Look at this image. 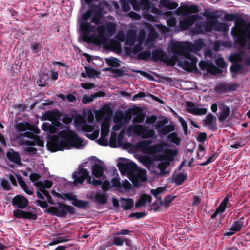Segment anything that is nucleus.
Wrapping results in <instances>:
<instances>
[{"instance_id": "obj_26", "label": "nucleus", "mask_w": 250, "mask_h": 250, "mask_svg": "<svg viewBox=\"0 0 250 250\" xmlns=\"http://www.w3.org/2000/svg\"><path fill=\"white\" fill-rule=\"evenodd\" d=\"M238 87V84L236 83H221L216 86L215 91L218 93H225L226 92L233 91H235Z\"/></svg>"}, {"instance_id": "obj_54", "label": "nucleus", "mask_w": 250, "mask_h": 250, "mask_svg": "<svg viewBox=\"0 0 250 250\" xmlns=\"http://www.w3.org/2000/svg\"><path fill=\"white\" fill-rule=\"evenodd\" d=\"M165 187H159L156 189L151 190V193L156 198H158V195L166 190Z\"/></svg>"}, {"instance_id": "obj_50", "label": "nucleus", "mask_w": 250, "mask_h": 250, "mask_svg": "<svg viewBox=\"0 0 250 250\" xmlns=\"http://www.w3.org/2000/svg\"><path fill=\"white\" fill-rule=\"evenodd\" d=\"M121 186L120 188H119V191H120L129 190L131 189L132 187L131 184L127 180L122 181Z\"/></svg>"}, {"instance_id": "obj_59", "label": "nucleus", "mask_w": 250, "mask_h": 250, "mask_svg": "<svg viewBox=\"0 0 250 250\" xmlns=\"http://www.w3.org/2000/svg\"><path fill=\"white\" fill-rule=\"evenodd\" d=\"M112 185L113 187L116 188L119 190V188L121 187V183L120 180L117 178H113L111 181Z\"/></svg>"}, {"instance_id": "obj_25", "label": "nucleus", "mask_w": 250, "mask_h": 250, "mask_svg": "<svg viewBox=\"0 0 250 250\" xmlns=\"http://www.w3.org/2000/svg\"><path fill=\"white\" fill-rule=\"evenodd\" d=\"M243 219L244 217H242L238 220L234 221L231 227L228 229V231L226 232L225 235L230 236L240 231L244 225V222L243 221Z\"/></svg>"}, {"instance_id": "obj_24", "label": "nucleus", "mask_w": 250, "mask_h": 250, "mask_svg": "<svg viewBox=\"0 0 250 250\" xmlns=\"http://www.w3.org/2000/svg\"><path fill=\"white\" fill-rule=\"evenodd\" d=\"M196 17L197 16L196 15L186 16L184 19L180 21L179 23V30L183 31L189 29L195 22Z\"/></svg>"}, {"instance_id": "obj_14", "label": "nucleus", "mask_w": 250, "mask_h": 250, "mask_svg": "<svg viewBox=\"0 0 250 250\" xmlns=\"http://www.w3.org/2000/svg\"><path fill=\"white\" fill-rule=\"evenodd\" d=\"M46 189L48 188H44L42 190V188L37 189V196L38 199L36 201V204L42 208H47L48 204L50 205L54 204L51 196Z\"/></svg>"}, {"instance_id": "obj_62", "label": "nucleus", "mask_w": 250, "mask_h": 250, "mask_svg": "<svg viewBox=\"0 0 250 250\" xmlns=\"http://www.w3.org/2000/svg\"><path fill=\"white\" fill-rule=\"evenodd\" d=\"M1 186L2 188L5 190H9L10 189V186L6 179H3L1 182Z\"/></svg>"}, {"instance_id": "obj_15", "label": "nucleus", "mask_w": 250, "mask_h": 250, "mask_svg": "<svg viewBox=\"0 0 250 250\" xmlns=\"http://www.w3.org/2000/svg\"><path fill=\"white\" fill-rule=\"evenodd\" d=\"M52 194L54 196L71 201L72 205L79 208H86L88 205V202L87 201L78 199L77 196L72 193H69L63 194V197H62L60 194L55 191H52Z\"/></svg>"}, {"instance_id": "obj_19", "label": "nucleus", "mask_w": 250, "mask_h": 250, "mask_svg": "<svg viewBox=\"0 0 250 250\" xmlns=\"http://www.w3.org/2000/svg\"><path fill=\"white\" fill-rule=\"evenodd\" d=\"M186 110L189 113L194 115H204L208 111L206 108L201 107L199 104H196L192 102H187L186 104Z\"/></svg>"}, {"instance_id": "obj_28", "label": "nucleus", "mask_w": 250, "mask_h": 250, "mask_svg": "<svg viewBox=\"0 0 250 250\" xmlns=\"http://www.w3.org/2000/svg\"><path fill=\"white\" fill-rule=\"evenodd\" d=\"M137 41V30L134 29H129L127 31L125 44L129 47H132L136 42Z\"/></svg>"}, {"instance_id": "obj_9", "label": "nucleus", "mask_w": 250, "mask_h": 250, "mask_svg": "<svg viewBox=\"0 0 250 250\" xmlns=\"http://www.w3.org/2000/svg\"><path fill=\"white\" fill-rule=\"evenodd\" d=\"M95 116L97 122L100 123L102 121L101 125V137L97 140V142L101 146H107L109 142L107 136L110 131L111 119L102 109L97 110Z\"/></svg>"}, {"instance_id": "obj_17", "label": "nucleus", "mask_w": 250, "mask_h": 250, "mask_svg": "<svg viewBox=\"0 0 250 250\" xmlns=\"http://www.w3.org/2000/svg\"><path fill=\"white\" fill-rule=\"evenodd\" d=\"M214 19L198 21L192 30V34L202 33L205 32H211L213 29Z\"/></svg>"}, {"instance_id": "obj_3", "label": "nucleus", "mask_w": 250, "mask_h": 250, "mask_svg": "<svg viewBox=\"0 0 250 250\" xmlns=\"http://www.w3.org/2000/svg\"><path fill=\"white\" fill-rule=\"evenodd\" d=\"M204 43L201 39L195 40L194 44L190 42L172 41L168 47L169 51L180 57L177 65L185 70L193 69L196 65L198 59L195 54H198L204 46Z\"/></svg>"}, {"instance_id": "obj_10", "label": "nucleus", "mask_w": 250, "mask_h": 250, "mask_svg": "<svg viewBox=\"0 0 250 250\" xmlns=\"http://www.w3.org/2000/svg\"><path fill=\"white\" fill-rule=\"evenodd\" d=\"M134 9L138 11L142 10L144 17L148 20L155 21L156 17L151 15V13L160 14L161 11L159 8L150 3L149 0H127Z\"/></svg>"}, {"instance_id": "obj_56", "label": "nucleus", "mask_w": 250, "mask_h": 250, "mask_svg": "<svg viewBox=\"0 0 250 250\" xmlns=\"http://www.w3.org/2000/svg\"><path fill=\"white\" fill-rule=\"evenodd\" d=\"M246 144L244 140L236 141L235 143L231 144L230 147L234 149H238L243 147Z\"/></svg>"}, {"instance_id": "obj_7", "label": "nucleus", "mask_w": 250, "mask_h": 250, "mask_svg": "<svg viewBox=\"0 0 250 250\" xmlns=\"http://www.w3.org/2000/svg\"><path fill=\"white\" fill-rule=\"evenodd\" d=\"M144 119L145 116L142 114H139L135 116L132 119V122L134 124L130 125L126 128L127 135L128 136H138L143 138L157 139L158 136L153 129L141 125L135 124L142 123Z\"/></svg>"}, {"instance_id": "obj_2", "label": "nucleus", "mask_w": 250, "mask_h": 250, "mask_svg": "<svg viewBox=\"0 0 250 250\" xmlns=\"http://www.w3.org/2000/svg\"><path fill=\"white\" fill-rule=\"evenodd\" d=\"M91 17V21L96 25L101 23L103 17L102 10L97 6L91 7L82 16L79 21L80 28L86 42H92L98 45H105L108 39L116 31L117 24L114 22L115 19L112 16H107L106 18L109 21H105L103 24L96 27L86 22Z\"/></svg>"}, {"instance_id": "obj_8", "label": "nucleus", "mask_w": 250, "mask_h": 250, "mask_svg": "<svg viewBox=\"0 0 250 250\" xmlns=\"http://www.w3.org/2000/svg\"><path fill=\"white\" fill-rule=\"evenodd\" d=\"M72 178L74 180L73 184L75 185L82 184L87 179L88 183H92L95 186L102 185V188L104 191L108 190L111 187L110 182L105 179V177L103 178V180H96L94 178L92 179L87 169L83 167H79L77 171H75L72 174Z\"/></svg>"}, {"instance_id": "obj_5", "label": "nucleus", "mask_w": 250, "mask_h": 250, "mask_svg": "<svg viewBox=\"0 0 250 250\" xmlns=\"http://www.w3.org/2000/svg\"><path fill=\"white\" fill-rule=\"evenodd\" d=\"M117 166L121 173L127 176L135 187H138L140 182L147 179L146 170L138 168L135 163L129 159H120Z\"/></svg>"}, {"instance_id": "obj_42", "label": "nucleus", "mask_w": 250, "mask_h": 250, "mask_svg": "<svg viewBox=\"0 0 250 250\" xmlns=\"http://www.w3.org/2000/svg\"><path fill=\"white\" fill-rule=\"evenodd\" d=\"M167 141L174 143L177 146L180 144L181 138L178 136V134L175 132L168 134L167 136Z\"/></svg>"}, {"instance_id": "obj_58", "label": "nucleus", "mask_w": 250, "mask_h": 250, "mask_svg": "<svg viewBox=\"0 0 250 250\" xmlns=\"http://www.w3.org/2000/svg\"><path fill=\"white\" fill-rule=\"evenodd\" d=\"M116 37L120 42H124L126 39V36L123 31H119L116 35Z\"/></svg>"}, {"instance_id": "obj_57", "label": "nucleus", "mask_w": 250, "mask_h": 250, "mask_svg": "<svg viewBox=\"0 0 250 250\" xmlns=\"http://www.w3.org/2000/svg\"><path fill=\"white\" fill-rule=\"evenodd\" d=\"M230 70L233 72H241L242 66L238 63H234L231 66Z\"/></svg>"}, {"instance_id": "obj_11", "label": "nucleus", "mask_w": 250, "mask_h": 250, "mask_svg": "<svg viewBox=\"0 0 250 250\" xmlns=\"http://www.w3.org/2000/svg\"><path fill=\"white\" fill-rule=\"evenodd\" d=\"M152 142L150 140H143L138 144V146L144 153L151 155L161 152L164 147L173 146L172 145L165 142L150 146Z\"/></svg>"}, {"instance_id": "obj_38", "label": "nucleus", "mask_w": 250, "mask_h": 250, "mask_svg": "<svg viewBox=\"0 0 250 250\" xmlns=\"http://www.w3.org/2000/svg\"><path fill=\"white\" fill-rule=\"evenodd\" d=\"M213 30L218 32H227L229 27L226 23L220 22L217 20L214 19Z\"/></svg>"}, {"instance_id": "obj_46", "label": "nucleus", "mask_w": 250, "mask_h": 250, "mask_svg": "<svg viewBox=\"0 0 250 250\" xmlns=\"http://www.w3.org/2000/svg\"><path fill=\"white\" fill-rule=\"evenodd\" d=\"M165 52L160 50L156 49L153 51L152 57L155 60H161L163 59Z\"/></svg>"}, {"instance_id": "obj_32", "label": "nucleus", "mask_w": 250, "mask_h": 250, "mask_svg": "<svg viewBox=\"0 0 250 250\" xmlns=\"http://www.w3.org/2000/svg\"><path fill=\"white\" fill-rule=\"evenodd\" d=\"M220 112L218 114V118L220 122H224L225 120L229 116L230 113V110L229 107L222 104L219 106Z\"/></svg>"}, {"instance_id": "obj_20", "label": "nucleus", "mask_w": 250, "mask_h": 250, "mask_svg": "<svg viewBox=\"0 0 250 250\" xmlns=\"http://www.w3.org/2000/svg\"><path fill=\"white\" fill-rule=\"evenodd\" d=\"M41 176L38 174L32 173L30 175V179L34 183V185L37 187V189L41 188L42 189L44 188H50L52 186L51 181L45 180L43 181L40 179Z\"/></svg>"}, {"instance_id": "obj_44", "label": "nucleus", "mask_w": 250, "mask_h": 250, "mask_svg": "<svg viewBox=\"0 0 250 250\" xmlns=\"http://www.w3.org/2000/svg\"><path fill=\"white\" fill-rule=\"evenodd\" d=\"M160 4L166 8L172 10L176 8L178 6V3L171 0H161Z\"/></svg>"}, {"instance_id": "obj_63", "label": "nucleus", "mask_w": 250, "mask_h": 250, "mask_svg": "<svg viewBox=\"0 0 250 250\" xmlns=\"http://www.w3.org/2000/svg\"><path fill=\"white\" fill-rule=\"evenodd\" d=\"M205 153V150L204 146L202 145H199L197 154L198 158H201L204 155Z\"/></svg>"}, {"instance_id": "obj_45", "label": "nucleus", "mask_w": 250, "mask_h": 250, "mask_svg": "<svg viewBox=\"0 0 250 250\" xmlns=\"http://www.w3.org/2000/svg\"><path fill=\"white\" fill-rule=\"evenodd\" d=\"M187 178L186 173H181L175 175L173 177V181L178 185H182L185 180Z\"/></svg>"}, {"instance_id": "obj_6", "label": "nucleus", "mask_w": 250, "mask_h": 250, "mask_svg": "<svg viewBox=\"0 0 250 250\" xmlns=\"http://www.w3.org/2000/svg\"><path fill=\"white\" fill-rule=\"evenodd\" d=\"M93 114L91 111L88 112L87 115L84 116L81 115H77L74 119L75 127L79 131H81L87 137L91 140L96 139L99 135L100 129L98 126H95L88 124L92 123L94 121Z\"/></svg>"}, {"instance_id": "obj_48", "label": "nucleus", "mask_w": 250, "mask_h": 250, "mask_svg": "<svg viewBox=\"0 0 250 250\" xmlns=\"http://www.w3.org/2000/svg\"><path fill=\"white\" fill-rule=\"evenodd\" d=\"M106 62L111 66L118 67L121 62L116 58H110L106 59Z\"/></svg>"}, {"instance_id": "obj_23", "label": "nucleus", "mask_w": 250, "mask_h": 250, "mask_svg": "<svg viewBox=\"0 0 250 250\" xmlns=\"http://www.w3.org/2000/svg\"><path fill=\"white\" fill-rule=\"evenodd\" d=\"M87 198L100 204H105L107 202V195L105 193L92 191L87 194Z\"/></svg>"}, {"instance_id": "obj_43", "label": "nucleus", "mask_w": 250, "mask_h": 250, "mask_svg": "<svg viewBox=\"0 0 250 250\" xmlns=\"http://www.w3.org/2000/svg\"><path fill=\"white\" fill-rule=\"evenodd\" d=\"M121 203L122 207L125 210H128L131 209L134 204L133 200L131 199H125L124 198H121Z\"/></svg>"}, {"instance_id": "obj_21", "label": "nucleus", "mask_w": 250, "mask_h": 250, "mask_svg": "<svg viewBox=\"0 0 250 250\" xmlns=\"http://www.w3.org/2000/svg\"><path fill=\"white\" fill-rule=\"evenodd\" d=\"M248 48L250 50V42L248 43ZM230 60L233 62H242L245 64L250 65V56H247L244 52L236 53L231 55Z\"/></svg>"}, {"instance_id": "obj_12", "label": "nucleus", "mask_w": 250, "mask_h": 250, "mask_svg": "<svg viewBox=\"0 0 250 250\" xmlns=\"http://www.w3.org/2000/svg\"><path fill=\"white\" fill-rule=\"evenodd\" d=\"M231 34L234 38H237L241 47H245L247 44V40L244 36L250 39V22L247 24L243 23L237 27L235 26L231 29Z\"/></svg>"}, {"instance_id": "obj_29", "label": "nucleus", "mask_w": 250, "mask_h": 250, "mask_svg": "<svg viewBox=\"0 0 250 250\" xmlns=\"http://www.w3.org/2000/svg\"><path fill=\"white\" fill-rule=\"evenodd\" d=\"M12 203L13 206L18 208L23 209L28 205V201L22 195H18L13 199Z\"/></svg>"}, {"instance_id": "obj_37", "label": "nucleus", "mask_w": 250, "mask_h": 250, "mask_svg": "<svg viewBox=\"0 0 250 250\" xmlns=\"http://www.w3.org/2000/svg\"><path fill=\"white\" fill-rule=\"evenodd\" d=\"M152 200L151 196L147 194H143L142 195L138 201L136 202L135 206L137 208L145 206L146 204H149Z\"/></svg>"}, {"instance_id": "obj_60", "label": "nucleus", "mask_w": 250, "mask_h": 250, "mask_svg": "<svg viewBox=\"0 0 250 250\" xmlns=\"http://www.w3.org/2000/svg\"><path fill=\"white\" fill-rule=\"evenodd\" d=\"M18 183L22 188H25L27 186L22 177L19 175H16Z\"/></svg>"}, {"instance_id": "obj_4", "label": "nucleus", "mask_w": 250, "mask_h": 250, "mask_svg": "<svg viewBox=\"0 0 250 250\" xmlns=\"http://www.w3.org/2000/svg\"><path fill=\"white\" fill-rule=\"evenodd\" d=\"M39 134V129L32 127L27 123H20L16 125L14 136L21 145L28 146L25 149L28 154H34L37 149L32 146H44L42 137Z\"/></svg>"}, {"instance_id": "obj_53", "label": "nucleus", "mask_w": 250, "mask_h": 250, "mask_svg": "<svg viewBox=\"0 0 250 250\" xmlns=\"http://www.w3.org/2000/svg\"><path fill=\"white\" fill-rule=\"evenodd\" d=\"M151 53L149 50H145L140 52L138 54V57L140 59L146 60L150 58Z\"/></svg>"}, {"instance_id": "obj_40", "label": "nucleus", "mask_w": 250, "mask_h": 250, "mask_svg": "<svg viewBox=\"0 0 250 250\" xmlns=\"http://www.w3.org/2000/svg\"><path fill=\"white\" fill-rule=\"evenodd\" d=\"M175 130V126L173 124H170L168 125L163 126L161 129H158L159 136L163 137L164 136L173 131Z\"/></svg>"}, {"instance_id": "obj_16", "label": "nucleus", "mask_w": 250, "mask_h": 250, "mask_svg": "<svg viewBox=\"0 0 250 250\" xmlns=\"http://www.w3.org/2000/svg\"><path fill=\"white\" fill-rule=\"evenodd\" d=\"M49 212L58 217H64L67 214H73L75 212V208L70 206L60 204L56 207H51L49 208Z\"/></svg>"}, {"instance_id": "obj_1", "label": "nucleus", "mask_w": 250, "mask_h": 250, "mask_svg": "<svg viewBox=\"0 0 250 250\" xmlns=\"http://www.w3.org/2000/svg\"><path fill=\"white\" fill-rule=\"evenodd\" d=\"M42 119L49 120L51 123L44 122L42 129L48 134L56 132L57 140L55 143L57 150L79 149L85 147L86 142L79 137L73 131L70 129L68 119L61 118L60 113L57 110L47 111L42 114Z\"/></svg>"}, {"instance_id": "obj_33", "label": "nucleus", "mask_w": 250, "mask_h": 250, "mask_svg": "<svg viewBox=\"0 0 250 250\" xmlns=\"http://www.w3.org/2000/svg\"><path fill=\"white\" fill-rule=\"evenodd\" d=\"M6 156L8 159L11 162L18 165L21 166L22 165L19 154L13 149H10L6 153Z\"/></svg>"}, {"instance_id": "obj_31", "label": "nucleus", "mask_w": 250, "mask_h": 250, "mask_svg": "<svg viewBox=\"0 0 250 250\" xmlns=\"http://www.w3.org/2000/svg\"><path fill=\"white\" fill-rule=\"evenodd\" d=\"M158 34L157 32L154 29H151L144 45L149 49L153 48L155 41L158 38Z\"/></svg>"}, {"instance_id": "obj_52", "label": "nucleus", "mask_w": 250, "mask_h": 250, "mask_svg": "<svg viewBox=\"0 0 250 250\" xmlns=\"http://www.w3.org/2000/svg\"><path fill=\"white\" fill-rule=\"evenodd\" d=\"M42 48L41 44L39 42H35L31 44L30 49L33 53L39 52Z\"/></svg>"}, {"instance_id": "obj_49", "label": "nucleus", "mask_w": 250, "mask_h": 250, "mask_svg": "<svg viewBox=\"0 0 250 250\" xmlns=\"http://www.w3.org/2000/svg\"><path fill=\"white\" fill-rule=\"evenodd\" d=\"M177 117L178 118V121L180 123L182 128L183 130L184 131V134L185 135L188 134V125L186 121L181 116L177 115Z\"/></svg>"}, {"instance_id": "obj_41", "label": "nucleus", "mask_w": 250, "mask_h": 250, "mask_svg": "<svg viewBox=\"0 0 250 250\" xmlns=\"http://www.w3.org/2000/svg\"><path fill=\"white\" fill-rule=\"evenodd\" d=\"M166 15L167 16L166 18L167 19V25L171 27H174L177 23V21L174 17L173 12L172 11H167L166 12Z\"/></svg>"}, {"instance_id": "obj_47", "label": "nucleus", "mask_w": 250, "mask_h": 250, "mask_svg": "<svg viewBox=\"0 0 250 250\" xmlns=\"http://www.w3.org/2000/svg\"><path fill=\"white\" fill-rule=\"evenodd\" d=\"M175 198V196L171 195L167 196L164 198L163 200L161 201V204L167 208Z\"/></svg>"}, {"instance_id": "obj_27", "label": "nucleus", "mask_w": 250, "mask_h": 250, "mask_svg": "<svg viewBox=\"0 0 250 250\" xmlns=\"http://www.w3.org/2000/svg\"><path fill=\"white\" fill-rule=\"evenodd\" d=\"M146 39V34L144 31H140L137 36V43L133 47L132 52L137 54L143 48L144 44Z\"/></svg>"}, {"instance_id": "obj_34", "label": "nucleus", "mask_w": 250, "mask_h": 250, "mask_svg": "<svg viewBox=\"0 0 250 250\" xmlns=\"http://www.w3.org/2000/svg\"><path fill=\"white\" fill-rule=\"evenodd\" d=\"M13 214L15 217L18 218H25L36 219L37 217V215L34 213H32L21 210H14Z\"/></svg>"}, {"instance_id": "obj_22", "label": "nucleus", "mask_w": 250, "mask_h": 250, "mask_svg": "<svg viewBox=\"0 0 250 250\" xmlns=\"http://www.w3.org/2000/svg\"><path fill=\"white\" fill-rule=\"evenodd\" d=\"M203 126L208 129L215 131L217 129L216 125V118L211 113L208 114L202 121Z\"/></svg>"}, {"instance_id": "obj_64", "label": "nucleus", "mask_w": 250, "mask_h": 250, "mask_svg": "<svg viewBox=\"0 0 250 250\" xmlns=\"http://www.w3.org/2000/svg\"><path fill=\"white\" fill-rule=\"evenodd\" d=\"M207 134L205 132H200L197 136V139L198 141L202 142L207 139Z\"/></svg>"}, {"instance_id": "obj_61", "label": "nucleus", "mask_w": 250, "mask_h": 250, "mask_svg": "<svg viewBox=\"0 0 250 250\" xmlns=\"http://www.w3.org/2000/svg\"><path fill=\"white\" fill-rule=\"evenodd\" d=\"M157 118L155 115H152L146 118V124H152L154 123L157 121Z\"/></svg>"}, {"instance_id": "obj_51", "label": "nucleus", "mask_w": 250, "mask_h": 250, "mask_svg": "<svg viewBox=\"0 0 250 250\" xmlns=\"http://www.w3.org/2000/svg\"><path fill=\"white\" fill-rule=\"evenodd\" d=\"M111 241V242H109V246L114 244L117 246H121L123 245L124 241L122 238L120 237H114Z\"/></svg>"}, {"instance_id": "obj_39", "label": "nucleus", "mask_w": 250, "mask_h": 250, "mask_svg": "<svg viewBox=\"0 0 250 250\" xmlns=\"http://www.w3.org/2000/svg\"><path fill=\"white\" fill-rule=\"evenodd\" d=\"M124 133V129H123L120 132L119 135L117 136V133H116L115 132L111 131V136L110 138V143H112L113 142H116L117 141L118 143H122Z\"/></svg>"}, {"instance_id": "obj_55", "label": "nucleus", "mask_w": 250, "mask_h": 250, "mask_svg": "<svg viewBox=\"0 0 250 250\" xmlns=\"http://www.w3.org/2000/svg\"><path fill=\"white\" fill-rule=\"evenodd\" d=\"M215 64L219 67L224 68L226 67V64L224 59L222 57H218L215 61Z\"/></svg>"}, {"instance_id": "obj_36", "label": "nucleus", "mask_w": 250, "mask_h": 250, "mask_svg": "<svg viewBox=\"0 0 250 250\" xmlns=\"http://www.w3.org/2000/svg\"><path fill=\"white\" fill-rule=\"evenodd\" d=\"M105 95V93L102 91H99L89 96H84L82 100L83 103L87 104L92 102L94 99L97 97H102Z\"/></svg>"}, {"instance_id": "obj_13", "label": "nucleus", "mask_w": 250, "mask_h": 250, "mask_svg": "<svg viewBox=\"0 0 250 250\" xmlns=\"http://www.w3.org/2000/svg\"><path fill=\"white\" fill-rule=\"evenodd\" d=\"M178 153V150L176 148H167L165 149L162 155L165 158V160L160 162L158 165V167L160 170V175L163 176L169 173L168 170H165L170 165V162L174 160V157L177 155Z\"/></svg>"}, {"instance_id": "obj_18", "label": "nucleus", "mask_w": 250, "mask_h": 250, "mask_svg": "<svg viewBox=\"0 0 250 250\" xmlns=\"http://www.w3.org/2000/svg\"><path fill=\"white\" fill-rule=\"evenodd\" d=\"M89 160H94L95 162L91 167L92 175L97 178L105 177L104 176V172L105 169L104 163L94 156L90 157Z\"/></svg>"}, {"instance_id": "obj_30", "label": "nucleus", "mask_w": 250, "mask_h": 250, "mask_svg": "<svg viewBox=\"0 0 250 250\" xmlns=\"http://www.w3.org/2000/svg\"><path fill=\"white\" fill-rule=\"evenodd\" d=\"M229 201V199L228 196H226L221 201L219 206L216 209L215 212L211 215V218L214 219L216 217L218 214L223 213L226 208L228 207V205L230 204Z\"/></svg>"}, {"instance_id": "obj_35", "label": "nucleus", "mask_w": 250, "mask_h": 250, "mask_svg": "<svg viewBox=\"0 0 250 250\" xmlns=\"http://www.w3.org/2000/svg\"><path fill=\"white\" fill-rule=\"evenodd\" d=\"M232 46V43L229 41H223L218 40L213 43L212 48L214 50L217 51L219 49H223L224 48H229Z\"/></svg>"}]
</instances>
